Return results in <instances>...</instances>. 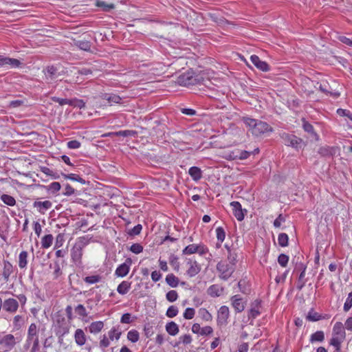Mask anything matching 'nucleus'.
<instances>
[{
    "label": "nucleus",
    "mask_w": 352,
    "mask_h": 352,
    "mask_svg": "<svg viewBox=\"0 0 352 352\" xmlns=\"http://www.w3.org/2000/svg\"><path fill=\"white\" fill-rule=\"evenodd\" d=\"M88 241L85 237L79 238L71 249V259L76 266H81L83 249L87 245Z\"/></svg>",
    "instance_id": "f257e3e1"
},
{
    "label": "nucleus",
    "mask_w": 352,
    "mask_h": 352,
    "mask_svg": "<svg viewBox=\"0 0 352 352\" xmlns=\"http://www.w3.org/2000/svg\"><path fill=\"white\" fill-rule=\"evenodd\" d=\"M54 321L56 335L65 336L69 332L70 321L67 320L63 314L57 312L55 314Z\"/></svg>",
    "instance_id": "f03ea898"
},
{
    "label": "nucleus",
    "mask_w": 352,
    "mask_h": 352,
    "mask_svg": "<svg viewBox=\"0 0 352 352\" xmlns=\"http://www.w3.org/2000/svg\"><path fill=\"white\" fill-rule=\"evenodd\" d=\"M280 138L285 146H291L296 150H298L305 146L306 145L305 142L302 138H298L294 134L283 133L280 135Z\"/></svg>",
    "instance_id": "7ed1b4c3"
},
{
    "label": "nucleus",
    "mask_w": 352,
    "mask_h": 352,
    "mask_svg": "<svg viewBox=\"0 0 352 352\" xmlns=\"http://www.w3.org/2000/svg\"><path fill=\"white\" fill-rule=\"evenodd\" d=\"M234 266L226 261H220L217 264V270L220 273L219 278L227 280L234 272Z\"/></svg>",
    "instance_id": "20e7f679"
},
{
    "label": "nucleus",
    "mask_w": 352,
    "mask_h": 352,
    "mask_svg": "<svg viewBox=\"0 0 352 352\" xmlns=\"http://www.w3.org/2000/svg\"><path fill=\"white\" fill-rule=\"evenodd\" d=\"M15 338L12 334H7L0 338L1 349L4 352L11 351L16 345Z\"/></svg>",
    "instance_id": "39448f33"
},
{
    "label": "nucleus",
    "mask_w": 352,
    "mask_h": 352,
    "mask_svg": "<svg viewBox=\"0 0 352 352\" xmlns=\"http://www.w3.org/2000/svg\"><path fill=\"white\" fill-rule=\"evenodd\" d=\"M177 82L181 86L194 85L197 83V78L192 76V72H187L178 76Z\"/></svg>",
    "instance_id": "423d86ee"
},
{
    "label": "nucleus",
    "mask_w": 352,
    "mask_h": 352,
    "mask_svg": "<svg viewBox=\"0 0 352 352\" xmlns=\"http://www.w3.org/2000/svg\"><path fill=\"white\" fill-rule=\"evenodd\" d=\"M22 65V63L16 59L0 55V67L17 68Z\"/></svg>",
    "instance_id": "0eeeda50"
},
{
    "label": "nucleus",
    "mask_w": 352,
    "mask_h": 352,
    "mask_svg": "<svg viewBox=\"0 0 352 352\" xmlns=\"http://www.w3.org/2000/svg\"><path fill=\"white\" fill-rule=\"evenodd\" d=\"M273 131V128L269 124L265 122L258 120L254 129H253V134L256 136H258L266 133H271Z\"/></svg>",
    "instance_id": "6e6552de"
},
{
    "label": "nucleus",
    "mask_w": 352,
    "mask_h": 352,
    "mask_svg": "<svg viewBox=\"0 0 352 352\" xmlns=\"http://www.w3.org/2000/svg\"><path fill=\"white\" fill-rule=\"evenodd\" d=\"M132 264V259L131 258H127L124 263L120 265L116 270L115 275L118 277H124L126 276L129 270L130 267Z\"/></svg>",
    "instance_id": "1a4fd4ad"
},
{
    "label": "nucleus",
    "mask_w": 352,
    "mask_h": 352,
    "mask_svg": "<svg viewBox=\"0 0 352 352\" xmlns=\"http://www.w3.org/2000/svg\"><path fill=\"white\" fill-rule=\"evenodd\" d=\"M302 125L304 131L308 133L309 137L311 138L312 140L316 142L319 141L320 137L319 135L315 131L313 125L307 121L305 118L302 119Z\"/></svg>",
    "instance_id": "9d476101"
},
{
    "label": "nucleus",
    "mask_w": 352,
    "mask_h": 352,
    "mask_svg": "<svg viewBox=\"0 0 352 352\" xmlns=\"http://www.w3.org/2000/svg\"><path fill=\"white\" fill-rule=\"evenodd\" d=\"M232 208L233 214L239 221L244 219V212H247V210L242 209L241 204L239 201H232L230 203Z\"/></svg>",
    "instance_id": "9b49d317"
},
{
    "label": "nucleus",
    "mask_w": 352,
    "mask_h": 352,
    "mask_svg": "<svg viewBox=\"0 0 352 352\" xmlns=\"http://www.w3.org/2000/svg\"><path fill=\"white\" fill-rule=\"evenodd\" d=\"M230 316V311L228 307L226 305L221 306L217 314V323L218 324H226L228 319Z\"/></svg>",
    "instance_id": "f8f14e48"
},
{
    "label": "nucleus",
    "mask_w": 352,
    "mask_h": 352,
    "mask_svg": "<svg viewBox=\"0 0 352 352\" xmlns=\"http://www.w3.org/2000/svg\"><path fill=\"white\" fill-rule=\"evenodd\" d=\"M250 60L252 64L259 70L262 72H268L270 70V67L267 62L263 61L256 55H252L250 56Z\"/></svg>",
    "instance_id": "ddd939ff"
},
{
    "label": "nucleus",
    "mask_w": 352,
    "mask_h": 352,
    "mask_svg": "<svg viewBox=\"0 0 352 352\" xmlns=\"http://www.w3.org/2000/svg\"><path fill=\"white\" fill-rule=\"evenodd\" d=\"M2 306L5 311L15 313L19 308V302L14 298H10L3 302Z\"/></svg>",
    "instance_id": "4468645a"
},
{
    "label": "nucleus",
    "mask_w": 352,
    "mask_h": 352,
    "mask_svg": "<svg viewBox=\"0 0 352 352\" xmlns=\"http://www.w3.org/2000/svg\"><path fill=\"white\" fill-rule=\"evenodd\" d=\"M38 329L37 326L35 323H32L28 328V335H27V339H26V343L25 344V346L28 348L30 346V342L32 340H34L35 338H38Z\"/></svg>",
    "instance_id": "2eb2a0df"
},
{
    "label": "nucleus",
    "mask_w": 352,
    "mask_h": 352,
    "mask_svg": "<svg viewBox=\"0 0 352 352\" xmlns=\"http://www.w3.org/2000/svg\"><path fill=\"white\" fill-rule=\"evenodd\" d=\"M338 150L339 148L337 146H325L320 147L318 153L321 157H333L337 153Z\"/></svg>",
    "instance_id": "dca6fc26"
},
{
    "label": "nucleus",
    "mask_w": 352,
    "mask_h": 352,
    "mask_svg": "<svg viewBox=\"0 0 352 352\" xmlns=\"http://www.w3.org/2000/svg\"><path fill=\"white\" fill-rule=\"evenodd\" d=\"M261 305V300L256 299L251 303V308L249 311L248 318L255 319L261 314L260 308Z\"/></svg>",
    "instance_id": "f3484780"
},
{
    "label": "nucleus",
    "mask_w": 352,
    "mask_h": 352,
    "mask_svg": "<svg viewBox=\"0 0 352 352\" xmlns=\"http://www.w3.org/2000/svg\"><path fill=\"white\" fill-rule=\"evenodd\" d=\"M73 45L78 47L80 50L89 52L91 51V43L87 39L77 40L76 38L72 39Z\"/></svg>",
    "instance_id": "a211bd4d"
},
{
    "label": "nucleus",
    "mask_w": 352,
    "mask_h": 352,
    "mask_svg": "<svg viewBox=\"0 0 352 352\" xmlns=\"http://www.w3.org/2000/svg\"><path fill=\"white\" fill-rule=\"evenodd\" d=\"M34 208H36L38 211L41 214H45V212L50 209L52 206V203L50 201H35L33 203Z\"/></svg>",
    "instance_id": "6ab92c4d"
},
{
    "label": "nucleus",
    "mask_w": 352,
    "mask_h": 352,
    "mask_svg": "<svg viewBox=\"0 0 352 352\" xmlns=\"http://www.w3.org/2000/svg\"><path fill=\"white\" fill-rule=\"evenodd\" d=\"M188 264L190 267L186 271V274L189 277H194L200 272L201 266L196 261H188Z\"/></svg>",
    "instance_id": "aec40b11"
},
{
    "label": "nucleus",
    "mask_w": 352,
    "mask_h": 352,
    "mask_svg": "<svg viewBox=\"0 0 352 352\" xmlns=\"http://www.w3.org/2000/svg\"><path fill=\"white\" fill-rule=\"evenodd\" d=\"M100 98L107 100L109 104H119L122 101L120 96L114 94L104 93L100 95Z\"/></svg>",
    "instance_id": "412c9836"
},
{
    "label": "nucleus",
    "mask_w": 352,
    "mask_h": 352,
    "mask_svg": "<svg viewBox=\"0 0 352 352\" xmlns=\"http://www.w3.org/2000/svg\"><path fill=\"white\" fill-rule=\"evenodd\" d=\"M223 292V287L216 284L210 285L207 289L208 294L213 298L220 296Z\"/></svg>",
    "instance_id": "4be33fe9"
},
{
    "label": "nucleus",
    "mask_w": 352,
    "mask_h": 352,
    "mask_svg": "<svg viewBox=\"0 0 352 352\" xmlns=\"http://www.w3.org/2000/svg\"><path fill=\"white\" fill-rule=\"evenodd\" d=\"M14 267L8 261H3V268L2 276L6 281H8L10 275L13 273Z\"/></svg>",
    "instance_id": "5701e85b"
},
{
    "label": "nucleus",
    "mask_w": 352,
    "mask_h": 352,
    "mask_svg": "<svg viewBox=\"0 0 352 352\" xmlns=\"http://www.w3.org/2000/svg\"><path fill=\"white\" fill-rule=\"evenodd\" d=\"M188 174L192 179L195 182L199 181L203 176V172L200 168L197 166H192L188 170Z\"/></svg>",
    "instance_id": "b1692460"
},
{
    "label": "nucleus",
    "mask_w": 352,
    "mask_h": 352,
    "mask_svg": "<svg viewBox=\"0 0 352 352\" xmlns=\"http://www.w3.org/2000/svg\"><path fill=\"white\" fill-rule=\"evenodd\" d=\"M333 336L340 337L341 338H345L346 333L343 324L341 322H337L333 328Z\"/></svg>",
    "instance_id": "393cba45"
},
{
    "label": "nucleus",
    "mask_w": 352,
    "mask_h": 352,
    "mask_svg": "<svg viewBox=\"0 0 352 352\" xmlns=\"http://www.w3.org/2000/svg\"><path fill=\"white\" fill-rule=\"evenodd\" d=\"M74 339L77 345L82 346L86 342V336L81 329L76 330L74 333Z\"/></svg>",
    "instance_id": "a878e982"
},
{
    "label": "nucleus",
    "mask_w": 352,
    "mask_h": 352,
    "mask_svg": "<svg viewBox=\"0 0 352 352\" xmlns=\"http://www.w3.org/2000/svg\"><path fill=\"white\" fill-rule=\"evenodd\" d=\"M28 252L27 251H21L19 255V267L21 270H25L27 268L28 265Z\"/></svg>",
    "instance_id": "bb28decb"
},
{
    "label": "nucleus",
    "mask_w": 352,
    "mask_h": 352,
    "mask_svg": "<svg viewBox=\"0 0 352 352\" xmlns=\"http://www.w3.org/2000/svg\"><path fill=\"white\" fill-rule=\"evenodd\" d=\"M232 306L237 312H241L244 310L245 306L242 302V298L238 295L232 297Z\"/></svg>",
    "instance_id": "cd10ccee"
},
{
    "label": "nucleus",
    "mask_w": 352,
    "mask_h": 352,
    "mask_svg": "<svg viewBox=\"0 0 352 352\" xmlns=\"http://www.w3.org/2000/svg\"><path fill=\"white\" fill-rule=\"evenodd\" d=\"M166 331L170 336H175L179 333V327L173 321L169 322L166 324Z\"/></svg>",
    "instance_id": "c85d7f7f"
},
{
    "label": "nucleus",
    "mask_w": 352,
    "mask_h": 352,
    "mask_svg": "<svg viewBox=\"0 0 352 352\" xmlns=\"http://www.w3.org/2000/svg\"><path fill=\"white\" fill-rule=\"evenodd\" d=\"M104 327V323L102 321L93 322L89 326V330L90 333L96 334L99 333Z\"/></svg>",
    "instance_id": "c756f323"
},
{
    "label": "nucleus",
    "mask_w": 352,
    "mask_h": 352,
    "mask_svg": "<svg viewBox=\"0 0 352 352\" xmlns=\"http://www.w3.org/2000/svg\"><path fill=\"white\" fill-rule=\"evenodd\" d=\"M131 283L124 280L117 287V292L121 294L124 295L128 293L131 289Z\"/></svg>",
    "instance_id": "7c9ffc66"
},
{
    "label": "nucleus",
    "mask_w": 352,
    "mask_h": 352,
    "mask_svg": "<svg viewBox=\"0 0 352 352\" xmlns=\"http://www.w3.org/2000/svg\"><path fill=\"white\" fill-rule=\"evenodd\" d=\"M166 283L171 287H177L179 283V278L173 274H168L166 278Z\"/></svg>",
    "instance_id": "2f4dec72"
},
{
    "label": "nucleus",
    "mask_w": 352,
    "mask_h": 352,
    "mask_svg": "<svg viewBox=\"0 0 352 352\" xmlns=\"http://www.w3.org/2000/svg\"><path fill=\"white\" fill-rule=\"evenodd\" d=\"M108 334L111 340H113L114 338L118 340L120 339V336L122 335V331L120 330L119 326L113 327L109 331Z\"/></svg>",
    "instance_id": "473e14b6"
},
{
    "label": "nucleus",
    "mask_w": 352,
    "mask_h": 352,
    "mask_svg": "<svg viewBox=\"0 0 352 352\" xmlns=\"http://www.w3.org/2000/svg\"><path fill=\"white\" fill-rule=\"evenodd\" d=\"M62 176L65 179H70V180H72V181H76V182H80L82 184H86V181L83 178L80 177L79 175H78L76 174H74V173H70V174L62 173Z\"/></svg>",
    "instance_id": "72a5a7b5"
},
{
    "label": "nucleus",
    "mask_w": 352,
    "mask_h": 352,
    "mask_svg": "<svg viewBox=\"0 0 352 352\" xmlns=\"http://www.w3.org/2000/svg\"><path fill=\"white\" fill-rule=\"evenodd\" d=\"M53 240H54V237H53L52 234H49L45 235L41 239L42 248H45V249L49 248L52 245Z\"/></svg>",
    "instance_id": "f704fd0d"
},
{
    "label": "nucleus",
    "mask_w": 352,
    "mask_h": 352,
    "mask_svg": "<svg viewBox=\"0 0 352 352\" xmlns=\"http://www.w3.org/2000/svg\"><path fill=\"white\" fill-rule=\"evenodd\" d=\"M324 340V333L322 331H317L316 332L311 334L310 337V342L311 343L316 342H322Z\"/></svg>",
    "instance_id": "c9c22d12"
},
{
    "label": "nucleus",
    "mask_w": 352,
    "mask_h": 352,
    "mask_svg": "<svg viewBox=\"0 0 352 352\" xmlns=\"http://www.w3.org/2000/svg\"><path fill=\"white\" fill-rule=\"evenodd\" d=\"M345 338H341L340 337L332 336L330 340L329 344L335 348V350H341V343Z\"/></svg>",
    "instance_id": "e433bc0d"
},
{
    "label": "nucleus",
    "mask_w": 352,
    "mask_h": 352,
    "mask_svg": "<svg viewBox=\"0 0 352 352\" xmlns=\"http://www.w3.org/2000/svg\"><path fill=\"white\" fill-rule=\"evenodd\" d=\"M1 200L6 205L9 206H14L16 205V200L15 199L9 195L7 194H3L1 197Z\"/></svg>",
    "instance_id": "4c0bfd02"
},
{
    "label": "nucleus",
    "mask_w": 352,
    "mask_h": 352,
    "mask_svg": "<svg viewBox=\"0 0 352 352\" xmlns=\"http://www.w3.org/2000/svg\"><path fill=\"white\" fill-rule=\"evenodd\" d=\"M278 243L280 247H287L289 244V237L285 233H280L278 236Z\"/></svg>",
    "instance_id": "58836bf2"
},
{
    "label": "nucleus",
    "mask_w": 352,
    "mask_h": 352,
    "mask_svg": "<svg viewBox=\"0 0 352 352\" xmlns=\"http://www.w3.org/2000/svg\"><path fill=\"white\" fill-rule=\"evenodd\" d=\"M137 131L133 130H123V131H119L113 133L114 135L120 137H135L137 135Z\"/></svg>",
    "instance_id": "ea45409f"
},
{
    "label": "nucleus",
    "mask_w": 352,
    "mask_h": 352,
    "mask_svg": "<svg viewBox=\"0 0 352 352\" xmlns=\"http://www.w3.org/2000/svg\"><path fill=\"white\" fill-rule=\"evenodd\" d=\"M307 320L311 322L318 321L322 319V316L311 309L306 317Z\"/></svg>",
    "instance_id": "a19ab883"
},
{
    "label": "nucleus",
    "mask_w": 352,
    "mask_h": 352,
    "mask_svg": "<svg viewBox=\"0 0 352 352\" xmlns=\"http://www.w3.org/2000/svg\"><path fill=\"white\" fill-rule=\"evenodd\" d=\"M61 186L59 182H54L51 183L49 186H45L47 190L50 192L51 193L55 194L60 190Z\"/></svg>",
    "instance_id": "79ce46f5"
},
{
    "label": "nucleus",
    "mask_w": 352,
    "mask_h": 352,
    "mask_svg": "<svg viewBox=\"0 0 352 352\" xmlns=\"http://www.w3.org/2000/svg\"><path fill=\"white\" fill-rule=\"evenodd\" d=\"M139 338L140 336L137 330L132 329L127 333V339L133 343L137 342L139 340Z\"/></svg>",
    "instance_id": "37998d69"
},
{
    "label": "nucleus",
    "mask_w": 352,
    "mask_h": 352,
    "mask_svg": "<svg viewBox=\"0 0 352 352\" xmlns=\"http://www.w3.org/2000/svg\"><path fill=\"white\" fill-rule=\"evenodd\" d=\"M96 6L99 8H101L102 10L105 12H109L115 8L113 3L108 4L103 1H98L96 3Z\"/></svg>",
    "instance_id": "c03bdc74"
},
{
    "label": "nucleus",
    "mask_w": 352,
    "mask_h": 352,
    "mask_svg": "<svg viewBox=\"0 0 352 352\" xmlns=\"http://www.w3.org/2000/svg\"><path fill=\"white\" fill-rule=\"evenodd\" d=\"M197 244H190L187 245L182 251L183 254L189 255L197 253Z\"/></svg>",
    "instance_id": "a18cd8bd"
},
{
    "label": "nucleus",
    "mask_w": 352,
    "mask_h": 352,
    "mask_svg": "<svg viewBox=\"0 0 352 352\" xmlns=\"http://www.w3.org/2000/svg\"><path fill=\"white\" fill-rule=\"evenodd\" d=\"M45 75L47 78L53 79L57 73V68L54 65L48 66L46 67Z\"/></svg>",
    "instance_id": "49530a36"
},
{
    "label": "nucleus",
    "mask_w": 352,
    "mask_h": 352,
    "mask_svg": "<svg viewBox=\"0 0 352 352\" xmlns=\"http://www.w3.org/2000/svg\"><path fill=\"white\" fill-rule=\"evenodd\" d=\"M178 308L176 306L171 305L168 308L166 315L167 317L172 318L175 317L178 314Z\"/></svg>",
    "instance_id": "de8ad7c7"
},
{
    "label": "nucleus",
    "mask_w": 352,
    "mask_h": 352,
    "mask_svg": "<svg viewBox=\"0 0 352 352\" xmlns=\"http://www.w3.org/2000/svg\"><path fill=\"white\" fill-rule=\"evenodd\" d=\"M166 300L170 302L176 301L178 298V294L175 290H170L166 294Z\"/></svg>",
    "instance_id": "09e8293b"
},
{
    "label": "nucleus",
    "mask_w": 352,
    "mask_h": 352,
    "mask_svg": "<svg viewBox=\"0 0 352 352\" xmlns=\"http://www.w3.org/2000/svg\"><path fill=\"white\" fill-rule=\"evenodd\" d=\"M289 262V256L285 254H280L278 257V263L281 267H286Z\"/></svg>",
    "instance_id": "8fccbe9b"
},
{
    "label": "nucleus",
    "mask_w": 352,
    "mask_h": 352,
    "mask_svg": "<svg viewBox=\"0 0 352 352\" xmlns=\"http://www.w3.org/2000/svg\"><path fill=\"white\" fill-rule=\"evenodd\" d=\"M195 315V310L194 308L188 307L185 309L183 316L186 320H190L194 318Z\"/></svg>",
    "instance_id": "3c124183"
},
{
    "label": "nucleus",
    "mask_w": 352,
    "mask_h": 352,
    "mask_svg": "<svg viewBox=\"0 0 352 352\" xmlns=\"http://www.w3.org/2000/svg\"><path fill=\"white\" fill-rule=\"evenodd\" d=\"M236 257V253L233 252L230 248H228V260L229 261V263L234 266L236 265L237 261Z\"/></svg>",
    "instance_id": "603ef678"
},
{
    "label": "nucleus",
    "mask_w": 352,
    "mask_h": 352,
    "mask_svg": "<svg viewBox=\"0 0 352 352\" xmlns=\"http://www.w3.org/2000/svg\"><path fill=\"white\" fill-rule=\"evenodd\" d=\"M299 257L297 258V261L296 262L294 271H298L300 274H305L307 266L301 261H298Z\"/></svg>",
    "instance_id": "864d4df0"
},
{
    "label": "nucleus",
    "mask_w": 352,
    "mask_h": 352,
    "mask_svg": "<svg viewBox=\"0 0 352 352\" xmlns=\"http://www.w3.org/2000/svg\"><path fill=\"white\" fill-rule=\"evenodd\" d=\"M101 280V276L99 275H93V276H86L84 278V281L89 284H94L98 283Z\"/></svg>",
    "instance_id": "5fc2aeb1"
},
{
    "label": "nucleus",
    "mask_w": 352,
    "mask_h": 352,
    "mask_svg": "<svg viewBox=\"0 0 352 352\" xmlns=\"http://www.w3.org/2000/svg\"><path fill=\"white\" fill-rule=\"evenodd\" d=\"M75 311L80 317L84 318V317H87L88 316V314L86 311L85 307L81 304L77 305L75 307Z\"/></svg>",
    "instance_id": "6e6d98bb"
},
{
    "label": "nucleus",
    "mask_w": 352,
    "mask_h": 352,
    "mask_svg": "<svg viewBox=\"0 0 352 352\" xmlns=\"http://www.w3.org/2000/svg\"><path fill=\"white\" fill-rule=\"evenodd\" d=\"M305 274H300L296 285L297 289L300 291L305 287L307 280L305 279Z\"/></svg>",
    "instance_id": "4d7b16f0"
},
{
    "label": "nucleus",
    "mask_w": 352,
    "mask_h": 352,
    "mask_svg": "<svg viewBox=\"0 0 352 352\" xmlns=\"http://www.w3.org/2000/svg\"><path fill=\"white\" fill-rule=\"evenodd\" d=\"M216 234H217V240L220 243H222L225 240V238H226V232H225L224 229L222 227H218L216 229Z\"/></svg>",
    "instance_id": "13d9d810"
},
{
    "label": "nucleus",
    "mask_w": 352,
    "mask_h": 352,
    "mask_svg": "<svg viewBox=\"0 0 352 352\" xmlns=\"http://www.w3.org/2000/svg\"><path fill=\"white\" fill-rule=\"evenodd\" d=\"M52 100L58 103L60 105H65V104H72V100L67 99V98H60L56 96L52 97Z\"/></svg>",
    "instance_id": "bf43d9fd"
},
{
    "label": "nucleus",
    "mask_w": 352,
    "mask_h": 352,
    "mask_svg": "<svg viewBox=\"0 0 352 352\" xmlns=\"http://www.w3.org/2000/svg\"><path fill=\"white\" fill-rule=\"evenodd\" d=\"M142 229V226L141 224H138L135 226H134L132 229L129 230L127 232V234L129 236H136V235L140 234Z\"/></svg>",
    "instance_id": "052dcab7"
},
{
    "label": "nucleus",
    "mask_w": 352,
    "mask_h": 352,
    "mask_svg": "<svg viewBox=\"0 0 352 352\" xmlns=\"http://www.w3.org/2000/svg\"><path fill=\"white\" fill-rule=\"evenodd\" d=\"M169 263L173 266L175 270H179V263L178 262V257L175 254H171L169 256Z\"/></svg>",
    "instance_id": "680f3d73"
},
{
    "label": "nucleus",
    "mask_w": 352,
    "mask_h": 352,
    "mask_svg": "<svg viewBox=\"0 0 352 352\" xmlns=\"http://www.w3.org/2000/svg\"><path fill=\"white\" fill-rule=\"evenodd\" d=\"M251 155L250 151H239L238 154L234 156V159H239L241 160L248 159Z\"/></svg>",
    "instance_id": "e2e57ef3"
},
{
    "label": "nucleus",
    "mask_w": 352,
    "mask_h": 352,
    "mask_svg": "<svg viewBox=\"0 0 352 352\" xmlns=\"http://www.w3.org/2000/svg\"><path fill=\"white\" fill-rule=\"evenodd\" d=\"M258 120L252 119L250 118H243V122L248 126H250L252 129V131H253V129H254L255 126L256 125L258 122Z\"/></svg>",
    "instance_id": "0e129e2a"
},
{
    "label": "nucleus",
    "mask_w": 352,
    "mask_h": 352,
    "mask_svg": "<svg viewBox=\"0 0 352 352\" xmlns=\"http://www.w3.org/2000/svg\"><path fill=\"white\" fill-rule=\"evenodd\" d=\"M70 106L78 107L79 109H84L85 107V102L83 100L75 98L72 100V104H70Z\"/></svg>",
    "instance_id": "69168bd1"
},
{
    "label": "nucleus",
    "mask_w": 352,
    "mask_h": 352,
    "mask_svg": "<svg viewBox=\"0 0 352 352\" xmlns=\"http://www.w3.org/2000/svg\"><path fill=\"white\" fill-rule=\"evenodd\" d=\"M352 307V292L348 295V297L344 304V311H348Z\"/></svg>",
    "instance_id": "338daca9"
},
{
    "label": "nucleus",
    "mask_w": 352,
    "mask_h": 352,
    "mask_svg": "<svg viewBox=\"0 0 352 352\" xmlns=\"http://www.w3.org/2000/svg\"><path fill=\"white\" fill-rule=\"evenodd\" d=\"M197 252L199 255L203 256L209 252L208 248L204 243L197 244Z\"/></svg>",
    "instance_id": "774afa93"
}]
</instances>
